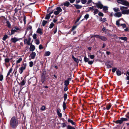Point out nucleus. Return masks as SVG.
<instances>
[{
	"mask_svg": "<svg viewBox=\"0 0 129 129\" xmlns=\"http://www.w3.org/2000/svg\"><path fill=\"white\" fill-rule=\"evenodd\" d=\"M25 82H26L25 80H24L23 79L22 80V81L21 82L20 84H20L21 86H23L25 84Z\"/></svg>",
	"mask_w": 129,
	"mask_h": 129,
	"instance_id": "b1692460",
	"label": "nucleus"
},
{
	"mask_svg": "<svg viewBox=\"0 0 129 129\" xmlns=\"http://www.w3.org/2000/svg\"><path fill=\"white\" fill-rule=\"evenodd\" d=\"M35 42L36 44L37 45L39 44L40 43V41L38 39H36L35 40Z\"/></svg>",
	"mask_w": 129,
	"mask_h": 129,
	"instance_id": "de8ad7c7",
	"label": "nucleus"
},
{
	"mask_svg": "<svg viewBox=\"0 0 129 129\" xmlns=\"http://www.w3.org/2000/svg\"><path fill=\"white\" fill-rule=\"evenodd\" d=\"M72 57L73 59L77 63H78L79 62V61L78 60V59L74 57L73 55H72Z\"/></svg>",
	"mask_w": 129,
	"mask_h": 129,
	"instance_id": "f3484780",
	"label": "nucleus"
},
{
	"mask_svg": "<svg viewBox=\"0 0 129 129\" xmlns=\"http://www.w3.org/2000/svg\"><path fill=\"white\" fill-rule=\"evenodd\" d=\"M116 72L117 75L118 76H120L121 74V72L119 70H117Z\"/></svg>",
	"mask_w": 129,
	"mask_h": 129,
	"instance_id": "aec40b11",
	"label": "nucleus"
},
{
	"mask_svg": "<svg viewBox=\"0 0 129 129\" xmlns=\"http://www.w3.org/2000/svg\"><path fill=\"white\" fill-rule=\"evenodd\" d=\"M54 25V24L52 22H51L49 26V28H52Z\"/></svg>",
	"mask_w": 129,
	"mask_h": 129,
	"instance_id": "c03bdc74",
	"label": "nucleus"
},
{
	"mask_svg": "<svg viewBox=\"0 0 129 129\" xmlns=\"http://www.w3.org/2000/svg\"><path fill=\"white\" fill-rule=\"evenodd\" d=\"M98 15L99 16L101 17H103L104 16V14L101 12H99L98 14Z\"/></svg>",
	"mask_w": 129,
	"mask_h": 129,
	"instance_id": "49530a36",
	"label": "nucleus"
},
{
	"mask_svg": "<svg viewBox=\"0 0 129 129\" xmlns=\"http://www.w3.org/2000/svg\"><path fill=\"white\" fill-rule=\"evenodd\" d=\"M125 116L126 118L129 119V112L127 113V114L125 115Z\"/></svg>",
	"mask_w": 129,
	"mask_h": 129,
	"instance_id": "774afa93",
	"label": "nucleus"
},
{
	"mask_svg": "<svg viewBox=\"0 0 129 129\" xmlns=\"http://www.w3.org/2000/svg\"><path fill=\"white\" fill-rule=\"evenodd\" d=\"M56 10L59 12H61L62 11V9L60 7H57L56 8Z\"/></svg>",
	"mask_w": 129,
	"mask_h": 129,
	"instance_id": "473e14b6",
	"label": "nucleus"
},
{
	"mask_svg": "<svg viewBox=\"0 0 129 129\" xmlns=\"http://www.w3.org/2000/svg\"><path fill=\"white\" fill-rule=\"evenodd\" d=\"M31 43V45L30 46L29 48L30 50L31 51L33 52V51L35 50V47L34 45H33L32 44V43Z\"/></svg>",
	"mask_w": 129,
	"mask_h": 129,
	"instance_id": "4468645a",
	"label": "nucleus"
},
{
	"mask_svg": "<svg viewBox=\"0 0 129 129\" xmlns=\"http://www.w3.org/2000/svg\"><path fill=\"white\" fill-rule=\"evenodd\" d=\"M103 10L104 11H106L108 10V7L106 6H103Z\"/></svg>",
	"mask_w": 129,
	"mask_h": 129,
	"instance_id": "a19ab883",
	"label": "nucleus"
},
{
	"mask_svg": "<svg viewBox=\"0 0 129 129\" xmlns=\"http://www.w3.org/2000/svg\"><path fill=\"white\" fill-rule=\"evenodd\" d=\"M62 124L63 125L61 126V127L62 128H63L67 126V124L65 123H63Z\"/></svg>",
	"mask_w": 129,
	"mask_h": 129,
	"instance_id": "052dcab7",
	"label": "nucleus"
},
{
	"mask_svg": "<svg viewBox=\"0 0 129 129\" xmlns=\"http://www.w3.org/2000/svg\"><path fill=\"white\" fill-rule=\"evenodd\" d=\"M113 10L115 12H117L118 11H119V10L118 8H114L113 9Z\"/></svg>",
	"mask_w": 129,
	"mask_h": 129,
	"instance_id": "864d4df0",
	"label": "nucleus"
},
{
	"mask_svg": "<svg viewBox=\"0 0 129 129\" xmlns=\"http://www.w3.org/2000/svg\"><path fill=\"white\" fill-rule=\"evenodd\" d=\"M22 58H19L18 59L16 63L17 64L19 63L20 62L22 61Z\"/></svg>",
	"mask_w": 129,
	"mask_h": 129,
	"instance_id": "ea45409f",
	"label": "nucleus"
},
{
	"mask_svg": "<svg viewBox=\"0 0 129 129\" xmlns=\"http://www.w3.org/2000/svg\"><path fill=\"white\" fill-rule=\"evenodd\" d=\"M81 17L82 15H81L78 18L77 20H76V21L75 22V23L78 22L79 21V20L81 18Z\"/></svg>",
	"mask_w": 129,
	"mask_h": 129,
	"instance_id": "603ef678",
	"label": "nucleus"
},
{
	"mask_svg": "<svg viewBox=\"0 0 129 129\" xmlns=\"http://www.w3.org/2000/svg\"><path fill=\"white\" fill-rule=\"evenodd\" d=\"M10 124L11 128L13 129H16L18 125V122L15 117L13 116L11 118Z\"/></svg>",
	"mask_w": 129,
	"mask_h": 129,
	"instance_id": "f257e3e1",
	"label": "nucleus"
},
{
	"mask_svg": "<svg viewBox=\"0 0 129 129\" xmlns=\"http://www.w3.org/2000/svg\"><path fill=\"white\" fill-rule=\"evenodd\" d=\"M73 5L74 7H75L77 9H80L82 7V6L81 5H79L78 4H73Z\"/></svg>",
	"mask_w": 129,
	"mask_h": 129,
	"instance_id": "6e6552de",
	"label": "nucleus"
},
{
	"mask_svg": "<svg viewBox=\"0 0 129 129\" xmlns=\"http://www.w3.org/2000/svg\"><path fill=\"white\" fill-rule=\"evenodd\" d=\"M46 80L45 76H41V81L43 83H44Z\"/></svg>",
	"mask_w": 129,
	"mask_h": 129,
	"instance_id": "a211bd4d",
	"label": "nucleus"
},
{
	"mask_svg": "<svg viewBox=\"0 0 129 129\" xmlns=\"http://www.w3.org/2000/svg\"><path fill=\"white\" fill-rule=\"evenodd\" d=\"M119 21V19L117 20L116 21V24L118 27L120 26V24Z\"/></svg>",
	"mask_w": 129,
	"mask_h": 129,
	"instance_id": "58836bf2",
	"label": "nucleus"
},
{
	"mask_svg": "<svg viewBox=\"0 0 129 129\" xmlns=\"http://www.w3.org/2000/svg\"><path fill=\"white\" fill-rule=\"evenodd\" d=\"M120 26H122L123 28H125L126 27V24L125 23L121 24H120Z\"/></svg>",
	"mask_w": 129,
	"mask_h": 129,
	"instance_id": "c9c22d12",
	"label": "nucleus"
},
{
	"mask_svg": "<svg viewBox=\"0 0 129 129\" xmlns=\"http://www.w3.org/2000/svg\"><path fill=\"white\" fill-rule=\"evenodd\" d=\"M67 127V129H75L74 127L70 125H68Z\"/></svg>",
	"mask_w": 129,
	"mask_h": 129,
	"instance_id": "c85d7f7f",
	"label": "nucleus"
},
{
	"mask_svg": "<svg viewBox=\"0 0 129 129\" xmlns=\"http://www.w3.org/2000/svg\"><path fill=\"white\" fill-rule=\"evenodd\" d=\"M22 38L17 39L16 37H14L12 38L11 39V41L12 42L15 43L16 42L18 41L20 39H21Z\"/></svg>",
	"mask_w": 129,
	"mask_h": 129,
	"instance_id": "1a4fd4ad",
	"label": "nucleus"
},
{
	"mask_svg": "<svg viewBox=\"0 0 129 129\" xmlns=\"http://www.w3.org/2000/svg\"><path fill=\"white\" fill-rule=\"evenodd\" d=\"M26 63H23L21 67L22 68H23L25 69L26 68Z\"/></svg>",
	"mask_w": 129,
	"mask_h": 129,
	"instance_id": "4c0bfd02",
	"label": "nucleus"
},
{
	"mask_svg": "<svg viewBox=\"0 0 129 129\" xmlns=\"http://www.w3.org/2000/svg\"><path fill=\"white\" fill-rule=\"evenodd\" d=\"M63 5L65 6H66L67 7H68L69 6H70V7H74L73 5H71L68 1L65 2L63 3V4H61V6H62Z\"/></svg>",
	"mask_w": 129,
	"mask_h": 129,
	"instance_id": "423d86ee",
	"label": "nucleus"
},
{
	"mask_svg": "<svg viewBox=\"0 0 129 129\" xmlns=\"http://www.w3.org/2000/svg\"><path fill=\"white\" fill-rule=\"evenodd\" d=\"M3 79V76L2 75H0V81H2Z\"/></svg>",
	"mask_w": 129,
	"mask_h": 129,
	"instance_id": "13d9d810",
	"label": "nucleus"
},
{
	"mask_svg": "<svg viewBox=\"0 0 129 129\" xmlns=\"http://www.w3.org/2000/svg\"><path fill=\"white\" fill-rule=\"evenodd\" d=\"M59 109H57V113L58 116L60 117H62V114L61 113H60V112L59 111Z\"/></svg>",
	"mask_w": 129,
	"mask_h": 129,
	"instance_id": "cd10ccee",
	"label": "nucleus"
},
{
	"mask_svg": "<svg viewBox=\"0 0 129 129\" xmlns=\"http://www.w3.org/2000/svg\"><path fill=\"white\" fill-rule=\"evenodd\" d=\"M29 67H31L33 66V62L32 61H30L29 63Z\"/></svg>",
	"mask_w": 129,
	"mask_h": 129,
	"instance_id": "6e6d98bb",
	"label": "nucleus"
},
{
	"mask_svg": "<svg viewBox=\"0 0 129 129\" xmlns=\"http://www.w3.org/2000/svg\"><path fill=\"white\" fill-rule=\"evenodd\" d=\"M77 26V25L73 26L72 27V28L71 29V31H73L76 28V27Z\"/></svg>",
	"mask_w": 129,
	"mask_h": 129,
	"instance_id": "0e129e2a",
	"label": "nucleus"
},
{
	"mask_svg": "<svg viewBox=\"0 0 129 129\" xmlns=\"http://www.w3.org/2000/svg\"><path fill=\"white\" fill-rule=\"evenodd\" d=\"M31 35H32V33H30L28 35V39H24V44H26L28 45H31V43H30V41H31V39L30 37Z\"/></svg>",
	"mask_w": 129,
	"mask_h": 129,
	"instance_id": "7ed1b4c3",
	"label": "nucleus"
},
{
	"mask_svg": "<svg viewBox=\"0 0 129 129\" xmlns=\"http://www.w3.org/2000/svg\"><path fill=\"white\" fill-rule=\"evenodd\" d=\"M122 15L120 12H117L114 14V16L115 17H121Z\"/></svg>",
	"mask_w": 129,
	"mask_h": 129,
	"instance_id": "9b49d317",
	"label": "nucleus"
},
{
	"mask_svg": "<svg viewBox=\"0 0 129 129\" xmlns=\"http://www.w3.org/2000/svg\"><path fill=\"white\" fill-rule=\"evenodd\" d=\"M67 94L66 93H64V95L63 98L64 101H65L67 99Z\"/></svg>",
	"mask_w": 129,
	"mask_h": 129,
	"instance_id": "37998d69",
	"label": "nucleus"
},
{
	"mask_svg": "<svg viewBox=\"0 0 129 129\" xmlns=\"http://www.w3.org/2000/svg\"><path fill=\"white\" fill-rule=\"evenodd\" d=\"M63 107L64 110H65L67 108L66 104L65 101H64L63 102Z\"/></svg>",
	"mask_w": 129,
	"mask_h": 129,
	"instance_id": "a878e982",
	"label": "nucleus"
},
{
	"mask_svg": "<svg viewBox=\"0 0 129 129\" xmlns=\"http://www.w3.org/2000/svg\"><path fill=\"white\" fill-rule=\"evenodd\" d=\"M117 68H113L112 70V72L113 73H114L115 72L116 70H117Z\"/></svg>",
	"mask_w": 129,
	"mask_h": 129,
	"instance_id": "3c124183",
	"label": "nucleus"
},
{
	"mask_svg": "<svg viewBox=\"0 0 129 129\" xmlns=\"http://www.w3.org/2000/svg\"><path fill=\"white\" fill-rule=\"evenodd\" d=\"M37 32L39 34H40L41 35L42 33V32L41 29L39 28H38L37 31Z\"/></svg>",
	"mask_w": 129,
	"mask_h": 129,
	"instance_id": "4be33fe9",
	"label": "nucleus"
},
{
	"mask_svg": "<svg viewBox=\"0 0 129 129\" xmlns=\"http://www.w3.org/2000/svg\"><path fill=\"white\" fill-rule=\"evenodd\" d=\"M89 58H87L86 56H85L84 57V60L85 62H88Z\"/></svg>",
	"mask_w": 129,
	"mask_h": 129,
	"instance_id": "7c9ffc66",
	"label": "nucleus"
},
{
	"mask_svg": "<svg viewBox=\"0 0 129 129\" xmlns=\"http://www.w3.org/2000/svg\"><path fill=\"white\" fill-rule=\"evenodd\" d=\"M25 69L24 68L21 67V68L19 69V73L20 74H21L22 73L23 71Z\"/></svg>",
	"mask_w": 129,
	"mask_h": 129,
	"instance_id": "6ab92c4d",
	"label": "nucleus"
},
{
	"mask_svg": "<svg viewBox=\"0 0 129 129\" xmlns=\"http://www.w3.org/2000/svg\"><path fill=\"white\" fill-rule=\"evenodd\" d=\"M13 73H12V74L11 75V74H10V73L8 72L7 74V76H6V81H7V82H8L9 80L10 79V78L9 77V76L10 75L11 77L13 75Z\"/></svg>",
	"mask_w": 129,
	"mask_h": 129,
	"instance_id": "f8f14e48",
	"label": "nucleus"
},
{
	"mask_svg": "<svg viewBox=\"0 0 129 129\" xmlns=\"http://www.w3.org/2000/svg\"><path fill=\"white\" fill-rule=\"evenodd\" d=\"M72 78H69L67 79V80H66L64 81V85L66 86H68L69 84V81H70L72 80Z\"/></svg>",
	"mask_w": 129,
	"mask_h": 129,
	"instance_id": "9d476101",
	"label": "nucleus"
},
{
	"mask_svg": "<svg viewBox=\"0 0 129 129\" xmlns=\"http://www.w3.org/2000/svg\"><path fill=\"white\" fill-rule=\"evenodd\" d=\"M47 21L43 20L42 21V25L43 26H44L47 23Z\"/></svg>",
	"mask_w": 129,
	"mask_h": 129,
	"instance_id": "2f4dec72",
	"label": "nucleus"
},
{
	"mask_svg": "<svg viewBox=\"0 0 129 129\" xmlns=\"http://www.w3.org/2000/svg\"><path fill=\"white\" fill-rule=\"evenodd\" d=\"M95 37H96L97 38H99L103 41H105L107 40V39L106 37L99 35H96L95 36Z\"/></svg>",
	"mask_w": 129,
	"mask_h": 129,
	"instance_id": "39448f33",
	"label": "nucleus"
},
{
	"mask_svg": "<svg viewBox=\"0 0 129 129\" xmlns=\"http://www.w3.org/2000/svg\"><path fill=\"white\" fill-rule=\"evenodd\" d=\"M68 122L71 123L73 125H76L75 123L74 122H73V121L71 119H69L68 120Z\"/></svg>",
	"mask_w": 129,
	"mask_h": 129,
	"instance_id": "412c9836",
	"label": "nucleus"
},
{
	"mask_svg": "<svg viewBox=\"0 0 129 129\" xmlns=\"http://www.w3.org/2000/svg\"><path fill=\"white\" fill-rule=\"evenodd\" d=\"M111 104H109L108 105H107L106 107V109L107 110H109L111 107Z\"/></svg>",
	"mask_w": 129,
	"mask_h": 129,
	"instance_id": "79ce46f5",
	"label": "nucleus"
},
{
	"mask_svg": "<svg viewBox=\"0 0 129 129\" xmlns=\"http://www.w3.org/2000/svg\"><path fill=\"white\" fill-rule=\"evenodd\" d=\"M95 4L98 9H102L103 7V5L100 1H99L98 3H95Z\"/></svg>",
	"mask_w": 129,
	"mask_h": 129,
	"instance_id": "0eeeda50",
	"label": "nucleus"
},
{
	"mask_svg": "<svg viewBox=\"0 0 129 129\" xmlns=\"http://www.w3.org/2000/svg\"><path fill=\"white\" fill-rule=\"evenodd\" d=\"M106 65L107 67V69L110 68L112 67L109 64H106Z\"/></svg>",
	"mask_w": 129,
	"mask_h": 129,
	"instance_id": "8fccbe9b",
	"label": "nucleus"
},
{
	"mask_svg": "<svg viewBox=\"0 0 129 129\" xmlns=\"http://www.w3.org/2000/svg\"><path fill=\"white\" fill-rule=\"evenodd\" d=\"M5 20H6L7 21L6 22V23L7 24V26L9 28H10L11 27V24L10 22L7 19L5 18Z\"/></svg>",
	"mask_w": 129,
	"mask_h": 129,
	"instance_id": "dca6fc26",
	"label": "nucleus"
},
{
	"mask_svg": "<svg viewBox=\"0 0 129 129\" xmlns=\"http://www.w3.org/2000/svg\"><path fill=\"white\" fill-rule=\"evenodd\" d=\"M36 53L34 52H32L30 55V56L31 57V59H34L35 57Z\"/></svg>",
	"mask_w": 129,
	"mask_h": 129,
	"instance_id": "ddd939ff",
	"label": "nucleus"
},
{
	"mask_svg": "<svg viewBox=\"0 0 129 129\" xmlns=\"http://www.w3.org/2000/svg\"><path fill=\"white\" fill-rule=\"evenodd\" d=\"M19 29H20L18 27L16 26H15L11 30V33L10 34H9L10 35H13L15 32H17L18 30H19Z\"/></svg>",
	"mask_w": 129,
	"mask_h": 129,
	"instance_id": "20e7f679",
	"label": "nucleus"
},
{
	"mask_svg": "<svg viewBox=\"0 0 129 129\" xmlns=\"http://www.w3.org/2000/svg\"><path fill=\"white\" fill-rule=\"evenodd\" d=\"M32 29V27L31 26L29 25L27 28V30H29L30 29L31 30Z\"/></svg>",
	"mask_w": 129,
	"mask_h": 129,
	"instance_id": "e2e57ef3",
	"label": "nucleus"
},
{
	"mask_svg": "<svg viewBox=\"0 0 129 129\" xmlns=\"http://www.w3.org/2000/svg\"><path fill=\"white\" fill-rule=\"evenodd\" d=\"M51 53L49 51L46 52L45 54V56H49L50 54Z\"/></svg>",
	"mask_w": 129,
	"mask_h": 129,
	"instance_id": "72a5a7b5",
	"label": "nucleus"
},
{
	"mask_svg": "<svg viewBox=\"0 0 129 129\" xmlns=\"http://www.w3.org/2000/svg\"><path fill=\"white\" fill-rule=\"evenodd\" d=\"M120 9L121 10H124V9H126L128 8V7H126L120 6Z\"/></svg>",
	"mask_w": 129,
	"mask_h": 129,
	"instance_id": "f704fd0d",
	"label": "nucleus"
},
{
	"mask_svg": "<svg viewBox=\"0 0 129 129\" xmlns=\"http://www.w3.org/2000/svg\"><path fill=\"white\" fill-rule=\"evenodd\" d=\"M8 36L7 35H5L4 36L3 38V40L4 41H5L8 38Z\"/></svg>",
	"mask_w": 129,
	"mask_h": 129,
	"instance_id": "e433bc0d",
	"label": "nucleus"
},
{
	"mask_svg": "<svg viewBox=\"0 0 129 129\" xmlns=\"http://www.w3.org/2000/svg\"><path fill=\"white\" fill-rule=\"evenodd\" d=\"M81 3L83 4H85L87 2V0H81Z\"/></svg>",
	"mask_w": 129,
	"mask_h": 129,
	"instance_id": "5fc2aeb1",
	"label": "nucleus"
},
{
	"mask_svg": "<svg viewBox=\"0 0 129 129\" xmlns=\"http://www.w3.org/2000/svg\"><path fill=\"white\" fill-rule=\"evenodd\" d=\"M89 57L91 59H92L94 58L95 56L94 55H90L89 56Z\"/></svg>",
	"mask_w": 129,
	"mask_h": 129,
	"instance_id": "69168bd1",
	"label": "nucleus"
},
{
	"mask_svg": "<svg viewBox=\"0 0 129 129\" xmlns=\"http://www.w3.org/2000/svg\"><path fill=\"white\" fill-rule=\"evenodd\" d=\"M54 31H53V33H54V34H55L57 32V28H54L53 29Z\"/></svg>",
	"mask_w": 129,
	"mask_h": 129,
	"instance_id": "4d7b16f0",
	"label": "nucleus"
},
{
	"mask_svg": "<svg viewBox=\"0 0 129 129\" xmlns=\"http://www.w3.org/2000/svg\"><path fill=\"white\" fill-rule=\"evenodd\" d=\"M45 107L44 106H42L41 109V110L42 111H44L45 110Z\"/></svg>",
	"mask_w": 129,
	"mask_h": 129,
	"instance_id": "338daca9",
	"label": "nucleus"
},
{
	"mask_svg": "<svg viewBox=\"0 0 129 129\" xmlns=\"http://www.w3.org/2000/svg\"><path fill=\"white\" fill-rule=\"evenodd\" d=\"M121 119H122V122L128 121L127 119L126 118L122 117L121 118Z\"/></svg>",
	"mask_w": 129,
	"mask_h": 129,
	"instance_id": "a18cd8bd",
	"label": "nucleus"
},
{
	"mask_svg": "<svg viewBox=\"0 0 129 129\" xmlns=\"http://www.w3.org/2000/svg\"><path fill=\"white\" fill-rule=\"evenodd\" d=\"M89 15L88 14H86L84 16V18L87 19L89 18Z\"/></svg>",
	"mask_w": 129,
	"mask_h": 129,
	"instance_id": "bf43d9fd",
	"label": "nucleus"
},
{
	"mask_svg": "<svg viewBox=\"0 0 129 129\" xmlns=\"http://www.w3.org/2000/svg\"><path fill=\"white\" fill-rule=\"evenodd\" d=\"M59 13L60 12H59L57 10L56 11H54V14L55 15H58Z\"/></svg>",
	"mask_w": 129,
	"mask_h": 129,
	"instance_id": "680f3d73",
	"label": "nucleus"
},
{
	"mask_svg": "<svg viewBox=\"0 0 129 129\" xmlns=\"http://www.w3.org/2000/svg\"><path fill=\"white\" fill-rule=\"evenodd\" d=\"M118 38L119 39H120L121 40H124V41H126L127 40V38L126 37H119Z\"/></svg>",
	"mask_w": 129,
	"mask_h": 129,
	"instance_id": "5701e85b",
	"label": "nucleus"
},
{
	"mask_svg": "<svg viewBox=\"0 0 129 129\" xmlns=\"http://www.w3.org/2000/svg\"><path fill=\"white\" fill-rule=\"evenodd\" d=\"M117 2L123 5L129 6V3L126 0H117Z\"/></svg>",
	"mask_w": 129,
	"mask_h": 129,
	"instance_id": "f03ea898",
	"label": "nucleus"
},
{
	"mask_svg": "<svg viewBox=\"0 0 129 129\" xmlns=\"http://www.w3.org/2000/svg\"><path fill=\"white\" fill-rule=\"evenodd\" d=\"M4 60L5 63L9 62L10 61V60L9 58H5Z\"/></svg>",
	"mask_w": 129,
	"mask_h": 129,
	"instance_id": "09e8293b",
	"label": "nucleus"
},
{
	"mask_svg": "<svg viewBox=\"0 0 129 129\" xmlns=\"http://www.w3.org/2000/svg\"><path fill=\"white\" fill-rule=\"evenodd\" d=\"M122 11V13L123 14H128L129 11L128 10H121Z\"/></svg>",
	"mask_w": 129,
	"mask_h": 129,
	"instance_id": "2eb2a0df",
	"label": "nucleus"
},
{
	"mask_svg": "<svg viewBox=\"0 0 129 129\" xmlns=\"http://www.w3.org/2000/svg\"><path fill=\"white\" fill-rule=\"evenodd\" d=\"M122 122V120L121 119V118L120 120H116L115 122V123L117 124L119 123L120 124H121Z\"/></svg>",
	"mask_w": 129,
	"mask_h": 129,
	"instance_id": "393cba45",
	"label": "nucleus"
},
{
	"mask_svg": "<svg viewBox=\"0 0 129 129\" xmlns=\"http://www.w3.org/2000/svg\"><path fill=\"white\" fill-rule=\"evenodd\" d=\"M50 16L51 15H50L49 14H47L45 18V19H50Z\"/></svg>",
	"mask_w": 129,
	"mask_h": 129,
	"instance_id": "c756f323",
	"label": "nucleus"
},
{
	"mask_svg": "<svg viewBox=\"0 0 129 129\" xmlns=\"http://www.w3.org/2000/svg\"><path fill=\"white\" fill-rule=\"evenodd\" d=\"M93 10H94V11L93 12V13L94 15L96 14L99 11V10L97 9H93Z\"/></svg>",
	"mask_w": 129,
	"mask_h": 129,
	"instance_id": "bb28decb",
	"label": "nucleus"
}]
</instances>
